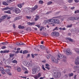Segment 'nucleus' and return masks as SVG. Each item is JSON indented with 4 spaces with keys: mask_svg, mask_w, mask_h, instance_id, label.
Instances as JSON below:
<instances>
[{
    "mask_svg": "<svg viewBox=\"0 0 79 79\" xmlns=\"http://www.w3.org/2000/svg\"><path fill=\"white\" fill-rule=\"evenodd\" d=\"M48 21L51 24H58L60 22V20L56 19H51L48 20Z\"/></svg>",
    "mask_w": 79,
    "mask_h": 79,
    "instance_id": "1",
    "label": "nucleus"
},
{
    "mask_svg": "<svg viewBox=\"0 0 79 79\" xmlns=\"http://www.w3.org/2000/svg\"><path fill=\"white\" fill-rule=\"evenodd\" d=\"M54 76L55 78H59L61 77V73L58 72H55L54 73Z\"/></svg>",
    "mask_w": 79,
    "mask_h": 79,
    "instance_id": "2",
    "label": "nucleus"
},
{
    "mask_svg": "<svg viewBox=\"0 0 79 79\" xmlns=\"http://www.w3.org/2000/svg\"><path fill=\"white\" fill-rule=\"evenodd\" d=\"M63 51L64 52H66L67 55H71L72 53L71 51L69 48H68L67 49H64Z\"/></svg>",
    "mask_w": 79,
    "mask_h": 79,
    "instance_id": "3",
    "label": "nucleus"
},
{
    "mask_svg": "<svg viewBox=\"0 0 79 79\" xmlns=\"http://www.w3.org/2000/svg\"><path fill=\"white\" fill-rule=\"evenodd\" d=\"M69 19L71 21L76 20L79 21V16L77 17H71L69 18Z\"/></svg>",
    "mask_w": 79,
    "mask_h": 79,
    "instance_id": "4",
    "label": "nucleus"
},
{
    "mask_svg": "<svg viewBox=\"0 0 79 79\" xmlns=\"http://www.w3.org/2000/svg\"><path fill=\"white\" fill-rule=\"evenodd\" d=\"M52 35V36H56V37H58L60 35V33L58 32L54 31L51 33Z\"/></svg>",
    "mask_w": 79,
    "mask_h": 79,
    "instance_id": "5",
    "label": "nucleus"
},
{
    "mask_svg": "<svg viewBox=\"0 0 79 79\" xmlns=\"http://www.w3.org/2000/svg\"><path fill=\"white\" fill-rule=\"evenodd\" d=\"M13 11L15 12L16 14H18L19 13H21V10L19 8H15L13 9Z\"/></svg>",
    "mask_w": 79,
    "mask_h": 79,
    "instance_id": "6",
    "label": "nucleus"
},
{
    "mask_svg": "<svg viewBox=\"0 0 79 79\" xmlns=\"http://www.w3.org/2000/svg\"><path fill=\"white\" fill-rule=\"evenodd\" d=\"M7 17H8V15H4L3 16L1 17L0 19V23H2L4 20L5 19L7 18Z\"/></svg>",
    "mask_w": 79,
    "mask_h": 79,
    "instance_id": "7",
    "label": "nucleus"
},
{
    "mask_svg": "<svg viewBox=\"0 0 79 79\" xmlns=\"http://www.w3.org/2000/svg\"><path fill=\"white\" fill-rule=\"evenodd\" d=\"M57 57L59 58H60L61 59H62V58H66V57L63 56V55L60 54V53L58 54L57 55Z\"/></svg>",
    "mask_w": 79,
    "mask_h": 79,
    "instance_id": "8",
    "label": "nucleus"
},
{
    "mask_svg": "<svg viewBox=\"0 0 79 79\" xmlns=\"http://www.w3.org/2000/svg\"><path fill=\"white\" fill-rule=\"evenodd\" d=\"M38 7V6H37L35 5V6H34V7L30 8L31 10V12L33 13V12H34V11L35 10V9L37 8Z\"/></svg>",
    "mask_w": 79,
    "mask_h": 79,
    "instance_id": "9",
    "label": "nucleus"
},
{
    "mask_svg": "<svg viewBox=\"0 0 79 79\" xmlns=\"http://www.w3.org/2000/svg\"><path fill=\"white\" fill-rule=\"evenodd\" d=\"M51 60L52 62L56 63H58L57 60H56L53 56L51 57Z\"/></svg>",
    "mask_w": 79,
    "mask_h": 79,
    "instance_id": "10",
    "label": "nucleus"
},
{
    "mask_svg": "<svg viewBox=\"0 0 79 79\" xmlns=\"http://www.w3.org/2000/svg\"><path fill=\"white\" fill-rule=\"evenodd\" d=\"M12 9H13V8H10V7L7 6L4 8H3L2 9V10H3V11H4L5 10H12Z\"/></svg>",
    "mask_w": 79,
    "mask_h": 79,
    "instance_id": "11",
    "label": "nucleus"
},
{
    "mask_svg": "<svg viewBox=\"0 0 79 79\" xmlns=\"http://www.w3.org/2000/svg\"><path fill=\"white\" fill-rule=\"evenodd\" d=\"M75 63L76 64H79V57L78 56L75 60Z\"/></svg>",
    "mask_w": 79,
    "mask_h": 79,
    "instance_id": "12",
    "label": "nucleus"
},
{
    "mask_svg": "<svg viewBox=\"0 0 79 79\" xmlns=\"http://www.w3.org/2000/svg\"><path fill=\"white\" fill-rule=\"evenodd\" d=\"M37 68H34L32 69V73L33 74H36V72H37Z\"/></svg>",
    "mask_w": 79,
    "mask_h": 79,
    "instance_id": "13",
    "label": "nucleus"
},
{
    "mask_svg": "<svg viewBox=\"0 0 79 79\" xmlns=\"http://www.w3.org/2000/svg\"><path fill=\"white\" fill-rule=\"evenodd\" d=\"M27 24L29 26H32V25L35 24V22H27Z\"/></svg>",
    "mask_w": 79,
    "mask_h": 79,
    "instance_id": "14",
    "label": "nucleus"
},
{
    "mask_svg": "<svg viewBox=\"0 0 79 79\" xmlns=\"http://www.w3.org/2000/svg\"><path fill=\"white\" fill-rule=\"evenodd\" d=\"M21 18V16L17 17L15 18V20H18Z\"/></svg>",
    "mask_w": 79,
    "mask_h": 79,
    "instance_id": "15",
    "label": "nucleus"
},
{
    "mask_svg": "<svg viewBox=\"0 0 79 79\" xmlns=\"http://www.w3.org/2000/svg\"><path fill=\"white\" fill-rule=\"evenodd\" d=\"M39 18V15H36V18L35 19V21H37Z\"/></svg>",
    "mask_w": 79,
    "mask_h": 79,
    "instance_id": "16",
    "label": "nucleus"
},
{
    "mask_svg": "<svg viewBox=\"0 0 79 79\" xmlns=\"http://www.w3.org/2000/svg\"><path fill=\"white\" fill-rule=\"evenodd\" d=\"M24 5L23 3L22 4H19L17 5V6L19 8H21L22 7V6H23V5Z\"/></svg>",
    "mask_w": 79,
    "mask_h": 79,
    "instance_id": "17",
    "label": "nucleus"
},
{
    "mask_svg": "<svg viewBox=\"0 0 79 79\" xmlns=\"http://www.w3.org/2000/svg\"><path fill=\"white\" fill-rule=\"evenodd\" d=\"M66 40H68L70 41V42H73V40L71 39L70 38H66Z\"/></svg>",
    "mask_w": 79,
    "mask_h": 79,
    "instance_id": "18",
    "label": "nucleus"
},
{
    "mask_svg": "<svg viewBox=\"0 0 79 79\" xmlns=\"http://www.w3.org/2000/svg\"><path fill=\"white\" fill-rule=\"evenodd\" d=\"M17 70L18 72H20L21 71V69L20 67H18L17 68Z\"/></svg>",
    "mask_w": 79,
    "mask_h": 79,
    "instance_id": "19",
    "label": "nucleus"
},
{
    "mask_svg": "<svg viewBox=\"0 0 79 79\" xmlns=\"http://www.w3.org/2000/svg\"><path fill=\"white\" fill-rule=\"evenodd\" d=\"M1 44L2 45H7L8 44V42H3Z\"/></svg>",
    "mask_w": 79,
    "mask_h": 79,
    "instance_id": "20",
    "label": "nucleus"
},
{
    "mask_svg": "<svg viewBox=\"0 0 79 79\" xmlns=\"http://www.w3.org/2000/svg\"><path fill=\"white\" fill-rule=\"evenodd\" d=\"M40 47L42 49V50H44L45 48V47L44 46L42 45H40Z\"/></svg>",
    "mask_w": 79,
    "mask_h": 79,
    "instance_id": "21",
    "label": "nucleus"
},
{
    "mask_svg": "<svg viewBox=\"0 0 79 79\" xmlns=\"http://www.w3.org/2000/svg\"><path fill=\"white\" fill-rule=\"evenodd\" d=\"M2 4L4 5H6L7 6L8 4L6 3V2H2Z\"/></svg>",
    "mask_w": 79,
    "mask_h": 79,
    "instance_id": "22",
    "label": "nucleus"
},
{
    "mask_svg": "<svg viewBox=\"0 0 79 79\" xmlns=\"http://www.w3.org/2000/svg\"><path fill=\"white\" fill-rule=\"evenodd\" d=\"M0 71H5V69H3V67H0Z\"/></svg>",
    "mask_w": 79,
    "mask_h": 79,
    "instance_id": "23",
    "label": "nucleus"
},
{
    "mask_svg": "<svg viewBox=\"0 0 79 79\" xmlns=\"http://www.w3.org/2000/svg\"><path fill=\"white\" fill-rule=\"evenodd\" d=\"M14 0H7V3H11L12 2H13Z\"/></svg>",
    "mask_w": 79,
    "mask_h": 79,
    "instance_id": "24",
    "label": "nucleus"
},
{
    "mask_svg": "<svg viewBox=\"0 0 79 79\" xmlns=\"http://www.w3.org/2000/svg\"><path fill=\"white\" fill-rule=\"evenodd\" d=\"M19 29H24V27L23 26H21V25H20L19 26Z\"/></svg>",
    "mask_w": 79,
    "mask_h": 79,
    "instance_id": "25",
    "label": "nucleus"
},
{
    "mask_svg": "<svg viewBox=\"0 0 79 79\" xmlns=\"http://www.w3.org/2000/svg\"><path fill=\"white\" fill-rule=\"evenodd\" d=\"M4 13H8L9 14H10V13H11V11H10V10H8L4 11Z\"/></svg>",
    "mask_w": 79,
    "mask_h": 79,
    "instance_id": "26",
    "label": "nucleus"
},
{
    "mask_svg": "<svg viewBox=\"0 0 79 79\" xmlns=\"http://www.w3.org/2000/svg\"><path fill=\"white\" fill-rule=\"evenodd\" d=\"M25 11L27 13H28L29 12V8L27 7H26L25 9Z\"/></svg>",
    "mask_w": 79,
    "mask_h": 79,
    "instance_id": "27",
    "label": "nucleus"
},
{
    "mask_svg": "<svg viewBox=\"0 0 79 79\" xmlns=\"http://www.w3.org/2000/svg\"><path fill=\"white\" fill-rule=\"evenodd\" d=\"M10 51L9 50H5L3 51V53H8Z\"/></svg>",
    "mask_w": 79,
    "mask_h": 79,
    "instance_id": "28",
    "label": "nucleus"
},
{
    "mask_svg": "<svg viewBox=\"0 0 79 79\" xmlns=\"http://www.w3.org/2000/svg\"><path fill=\"white\" fill-rule=\"evenodd\" d=\"M68 75L69 77H71L73 76V73H69V74Z\"/></svg>",
    "mask_w": 79,
    "mask_h": 79,
    "instance_id": "29",
    "label": "nucleus"
},
{
    "mask_svg": "<svg viewBox=\"0 0 79 79\" xmlns=\"http://www.w3.org/2000/svg\"><path fill=\"white\" fill-rule=\"evenodd\" d=\"M5 71L6 73H9L10 72V69H5Z\"/></svg>",
    "mask_w": 79,
    "mask_h": 79,
    "instance_id": "30",
    "label": "nucleus"
},
{
    "mask_svg": "<svg viewBox=\"0 0 79 79\" xmlns=\"http://www.w3.org/2000/svg\"><path fill=\"white\" fill-rule=\"evenodd\" d=\"M28 51L27 50H24L23 52V54H25V53H27Z\"/></svg>",
    "mask_w": 79,
    "mask_h": 79,
    "instance_id": "31",
    "label": "nucleus"
},
{
    "mask_svg": "<svg viewBox=\"0 0 79 79\" xmlns=\"http://www.w3.org/2000/svg\"><path fill=\"white\" fill-rule=\"evenodd\" d=\"M5 63H6V64H10V62H9V61H8V60H6L5 62Z\"/></svg>",
    "mask_w": 79,
    "mask_h": 79,
    "instance_id": "32",
    "label": "nucleus"
},
{
    "mask_svg": "<svg viewBox=\"0 0 79 79\" xmlns=\"http://www.w3.org/2000/svg\"><path fill=\"white\" fill-rule=\"evenodd\" d=\"M44 3V1L42 0H40L39 1V3H40V4H43Z\"/></svg>",
    "mask_w": 79,
    "mask_h": 79,
    "instance_id": "33",
    "label": "nucleus"
},
{
    "mask_svg": "<svg viewBox=\"0 0 79 79\" xmlns=\"http://www.w3.org/2000/svg\"><path fill=\"white\" fill-rule=\"evenodd\" d=\"M12 62L14 63H17L18 62H17V61L16 60H14L12 61Z\"/></svg>",
    "mask_w": 79,
    "mask_h": 79,
    "instance_id": "34",
    "label": "nucleus"
},
{
    "mask_svg": "<svg viewBox=\"0 0 79 79\" xmlns=\"http://www.w3.org/2000/svg\"><path fill=\"white\" fill-rule=\"evenodd\" d=\"M26 30L27 31H29H29H31V28L30 27H28L27 28Z\"/></svg>",
    "mask_w": 79,
    "mask_h": 79,
    "instance_id": "35",
    "label": "nucleus"
},
{
    "mask_svg": "<svg viewBox=\"0 0 79 79\" xmlns=\"http://www.w3.org/2000/svg\"><path fill=\"white\" fill-rule=\"evenodd\" d=\"M14 56V54H10V58H12V57H13V56Z\"/></svg>",
    "mask_w": 79,
    "mask_h": 79,
    "instance_id": "36",
    "label": "nucleus"
},
{
    "mask_svg": "<svg viewBox=\"0 0 79 79\" xmlns=\"http://www.w3.org/2000/svg\"><path fill=\"white\" fill-rule=\"evenodd\" d=\"M42 69H43V70H44V71H45L46 69H45V67H44V65H42Z\"/></svg>",
    "mask_w": 79,
    "mask_h": 79,
    "instance_id": "37",
    "label": "nucleus"
},
{
    "mask_svg": "<svg viewBox=\"0 0 79 79\" xmlns=\"http://www.w3.org/2000/svg\"><path fill=\"white\" fill-rule=\"evenodd\" d=\"M72 26H73V24H71L70 25H68L67 26V27H72Z\"/></svg>",
    "mask_w": 79,
    "mask_h": 79,
    "instance_id": "38",
    "label": "nucleus"
},
{
    "mask_svg": "<svg viewBox=\"0 0 79 79\" xmlns=\"http://www.w3.org/2000/svg\"><path fill=\"white\" fill-rule=\"evenodd\" d=\"M52 3V2H48V3H47V5H51Z\"/></svg>",
    "mask_w": 79,
    "mask_h": 79,
    "instance_id": "39",
    "label": "nucleus"
},
{
    "mask_svg": "<svg viewBox=\"0 0 79 79\" xmlns=\"http://www.w3.org/2000/svg\"><path fill=\"white\" fill-rule=\"evenodd\" d=\"M41 76V75L40 74V73H39L38 74V76H37V77H38L39 78V77H40Z\"/></svg>",
    "mask_w": 79,
    "mask_h": 79,
    "instance_id": "40",
    "label": "nucleus"
},
{
    "mask_svg": "<svg viewBox=\"0 0 79 79\" xmlns=\"http://www.w3.org/2000/svg\"><path fill=\"white\" fill-rule=\"evenodd\" d=\"M53 31L56 30L57 31V30H58V28L57 27H56L54 30H53Z\"/></svg>",
    "mask_w": 79,
    "mask_h": 79,
    "instance_id": "41",
    "label": "nucleus"
},
{
    "mask_svg": "<svg viewBox=\"0 0 79 79\" xmlns=\"http://www.w3.org/2000/svg\"><path fill=\"white\" fill-rule=\"evenodd\" d=\"M75 13H79V10H77L75 11Z\"/></svg>",
    "mask_w": 79,
    "mask_h": 79,
    "instance_id": "42",
    "label": "nucleus"
},
{
    "mask_svg": "<svg viewBox=\"0 0 79 79\" xmlns=\"http://www.w3.org/2000/svg\"><path fill=\"white\" fill-rule=\"evenodd\" d=\"M26 17L27 19H31V16H26Z\"/></svg>",
    "mask_w": 79,
    "mask_h": 79,
    "instance_id": "43",
    "label": "nucleus"
},
{
    "mask_svg": "<svg viewBox=\"0 0 79 79\" xmlns=\"http://www.w3.org/2000/svg\"><path fill=\"white\" fill-rule=\"evenodd\" d=\"M5 70H2V71H1V73L2 74H5V72H4Z\"/></svg>",
    "mask_w": 79,
    "mask_h": 79,
    "instance_id": "44",
    "label": "nucleus"
},
{
    "mask_svg": "<svg viewBox=\"0 0 79 79\" xmlns=\"http://www.w3.org/2000/svg\"><path fill=\"white\" fill-rule=\"evenodd\" d=\"M6 48V46H3L1 47L2 49H5Z\"/></svg>",
    "mask_w": 79,
    "mask_h": 79,
    "instance_id": "45",
    "label": "nucleus"
},
{
    "mask_svg": "<svg viewBox=\"0 0 79 79\" xmlns=\"http://www.w3.org/2000/svg\"><path fill=\"white\" fill-rule=\"evenodd\" d=\"M73 0H69L68 2L69 3H72V2H73Z\"/></svg>",
    "mask_w": 79,
    "mask_h": 79,
    "instance_id": "46",
    "label": "nucleus"
},
{
    "mask_svg": "<svg viewBox=\"0 0 79 79\" xmlns=\"http://www.w3.org/2000/svg\"><path fill=\"white\" fill-rule=\"evenodd\" d=\"M44 29V27H40V31H42V29Z\"/></svg>",
    "mask_w": 79,
    "mask_h": 79,
    "instance_id": "47",
    "label": "nucleus"
},
{
    "mask_svg": "<svg viewBox=\"0 0 79 79\" xmlns=\"http://www.w3.org/2000/svg\"><path fill=\"white\" fill-rule=\"evenodd\" d=\"M74 1L76 3H78L79 2V0H74Z\"/></svg>",
    "mask_w": 79,
    "mask_h": 79,
    "instance_id": "48",
    "label": "nucleus"
},
{
    "mask_svg": "<svg viewBox=\"0 0 79 79\" xmlns=\"http://www.w3.org/2000/svg\"><path fill=\"white\" fill-rule=\"evenodd\" d=\"M45 68L46 69H48V70H49V69H50V68L48 67H45Z\"/></svg>",
    "mask_w": 79,
    "mask_h": 79,
    "instance_id": "49",
    "label": "nucleus"
},
{
    "mask_svg": "<svg viewBox=\"0 0 79 79\" xmlns=\"http://www.w3.org/2000/svg\"><path fill=\"white\" fill-rule=\"evenodd\" d=\"M6 67L7 68H11V67L10 66L7 65V66H6Z\"/></svg>",
    "mask_w": 79,
    "mask_h": 79,
    "instance_id": "50",
    "label": "nucleus"
},
{
    "mask_svg": "<svg viewBox=\"0 0 79 79\" xmlns=\"http://www.w3.org/2000/svg\"><path fill=\"white\" fill-rule=\"evenodd\" d=\"M79 66H74V68H79Z\"/></svg>",
    "mask_w": 79,
    "mask_h": 79,
    "instance_id": "51",
    "label": "nucleus"
},
{
    "mask_svg": "<svg viewBox=\"0 0 79 79\" xmlns=\"http://www.w3.org/2000/svg\"><path fill=\"white\" fill-rule=\"evenodd\" d=\"M35 26H36L37 27H38V28H40V25H36Z\"/></svg>",
    "mask_w": 79,
    "mask_h": 79,
    "instance_id": "52",
    "label": "nucleus"
},
{
    "mask_svg": "<svg viewBox=\"0 0 79 79\" xmlns=\"http://www.w3.org/2000/svg\"><path fill=\"white\" fill-rule=\"evenodd\" d=\"M34 78L35 79H37V78H39L37 76H36L34 77Z\"/></svg>",
    "mask_w": 79,
    "mask_h": 79,
    "instance_id": "53",
    "label": "nucleus"
},
{
    "mask_svg": "<svg viewBox=\"0 0 79 79\" xmlns=\"http://www.w3.org/2000/svg\"><path fill=\"white\" fill-rule=\"evenodd\" d=\"M23 61L24 62V63H25L26 64H27V62L26 61H25V60H23Z\"/></svg>",
    "mask_w": 79,
    "mask_h": 79,
    "instance_id": "54",
    "label": "nucleus"
},
{
    "mask_svg": "<svg viewBox=\"0 0 79 79\" xmlns=\"http://www.w3.org/2000/svg\"><path fill=\"white\" fill-rule=\"evenodd\" d=\"M31 56L33 58H34V54H31Z\"/></svg>",
    "mask_w": 79,
    "mask_h": 79,
    "instance_id": "55",
    "label": "nucleus"
},
{
    "mask_svg": "<svg viewBox=\"0 0 79 79\" xmlns=\"http://www.w3.org/2000/svg\"><path fill=\"white\" fill-rule=\"evenodd\" d=\"M76 76H77V75H75L74 77H73V78L74 79H76L77 78H76Z\"/></svg>",
    "mask_w": 79,
    "mask_h": 79,
    "instance_id": "56",
    "label": "nucleus"
},
{
    "mask_svg": "<svg viewBox=\"0 0 79 79\" xmlns=\"http://www.w3.org/2000/svg\"><path fill=\"white\" fill-rule=\"evenodd\" d=\"M21 77H22V78H24L25 79H26L27 78V77H22L21 76Z\"/></svg>",
    "mask_w": 79,
    "mask_h": 79,
    "instance_id": "57",
    "label": "nucleus"
},
{
    "mask_svg": "<svg viewBox=\"0 0 79 79\" xmlns=\"http://www.w3.org/2000/svg\"><path fill=\"white\" fill-rule=\"evenodd\" d=\"M46 57L47 58V59H49V58H50V56H49L48 55H47L46 56Z\"/></svg>",
    "mask_w": 79,
    "mask_h": 79,
    "instance_id": "58",
    "label": "nucleus"
},
{
    "mask_svg": "<svg viewBox=\"0 0 79 79\" xmlns=\"http://www.w3.org/2000/svg\"><path fill=\"white\" fill-rule=\"evenodd\" d=\"M13 27H14V28H16V26H15V25L14 24H13Z\"/></svg>",
    "mask_w": 79,
    "mask_h": 79,
    "instance_id": "59",
    "label": "nucleus"
},
{
    "mask_svg": "<svg viewBox=\"0 0 79 79\" xmlns=\"http://www.w3.org/2000/svg\"><path fill=\"white\" fill-rule=\"evenodd\" d=\"M46 66L47 67H49V65L48 64H46Z\"/></svg>",
    "mask_w": 79,
    "mask_h": 79,
    "instance_id": "60",
    "label": "nucleus"
},
{
    "mask_svg": "<svg viewBox=\"0 0 79 79\" xmlns=\"http://www.w3.org/2000/svg\"><path fill=\"white\" fill-rule=\"evenodd\" d=\"M75 7H71V10H74L75 8Z\"/></svg>",
    "mask_w": 79,
    "mask_h": 79,
    "instance_id": "61",
    "label": "nucleus"
},
{
    "mask_svg": "<svg viewBox=\"0 0 79 79\" xmlns=\"http://www.w3.org/2000/svg\"><path fill=\"white\" fill-rule=\"evenodd\" d=\"M7 19H9L11 18V17H7Z\"/></svg>",
    "mask_w": 79,
    "mask_h": 79,
    "instance_id": "62",
    "label": "nucleus"
},
{
    "mask_svg": "<svg viewBox=\"0 0 79 79\" xmlns=\"http://www.w3.org/2000/svg\"><path fill=\"white\" fill-rule=\"evenodd\" d=\"M27 73H28V71H25V72H24L25 74H27Z\"/></svg>",
    "mask_w": 79,
    "mask_h": 79,
    "instance_id": "63",
    "label": "nucleus"
},
{
    "mask_svg": "<svg viewBox=\"0 0 79 79\" xmlns=\"http://www.w3.org/2000/svg\"><path fill=\"white\" fill-rule=\"evenodd\" d=\"M45 77H41L40 78V79H44V78H45Z\"/></svg>",
    "mask_w": 79,
    "mask_h": 79,
    "instance_id": "64",
    "label": "nucleus"
}]
</instances>
